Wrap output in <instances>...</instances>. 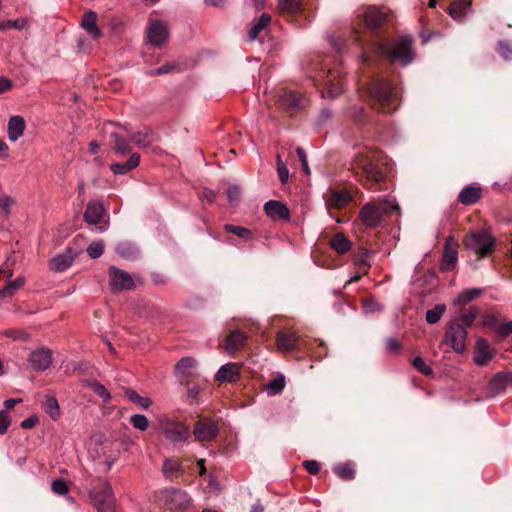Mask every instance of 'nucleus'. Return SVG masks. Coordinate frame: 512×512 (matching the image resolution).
<instances>
[{
  "label": "nucleus",
  "mask_w": 512,
  "mask_h": 512,
  "mask_svg": "<svg viewBox=\"0 0 512 512\" xmlns=\"http://www.w3.org/2000/svg\"><path fill=\"white\" fill-rule=\"evenodd\" d=\"M5 335L13 340L28 341L30 339L27 332L18 329H9L5 332Z\"/></svg>",
  "instance_id": "nucleus-57"
},
{
  "label": "nucleus",
  "mask_w": 512,
  "mask_h": 512,
  "mask_svg": "<svg viewBox=\"0 0 512 512\" xmlns=\"http://www.w3.org/2000/svg\"><path fill=\"white\" fill-rule=\"evenodd\" d=\"M296 153L302 163V168H303V171L305 172V174L309 175L310 174V169H309V166H308V161H307V155H306V152L304 151L303 148L301 147H298L296 149Z\"/></svg>",
  "instance_id": "nucleus-63"
},
{
  "label": "nucleus",
  "mask_w": 512,
  "mask_h": 512,
  "mask_svg": "<svg viewBox=\"0 0 512 512\" xmlns=\"http://www.w3.org/2000/svg\"><path fill=\"white\" fill-rule=\"evenodd\" d=\"M14 205V199L8 195L0 196V210L5 217H8L12 206Z\"/></svg>",
  "instance_id": "nucleus-55"
},
{
  "label": "nucleus",
  "mask_w": 512,
  "mask_h": 512,
  "mask_svg": "<svg viewBox=\"0 0 512 512\" xmlns=\"http://www.w3.org/2000/svg\"><path fill=\"white\" fill-rule=\"evenodd\" d=\"M103 251L104 243L101 240L92 242L87 248L88 255L93 259L100 257L103 254Z\"/></svg>",
  "instance_id": "nucleus-53"
},
{
  "label": "nucleus",
  "mask_w": 512,
  "mask_h": 512,
  "mask_svg": "<svg viewBox=\"0 0 512 512\" xmlns=\"http://www.w3.org/2000/svg\"><path fill=\"white\" fill-rule=\"evenodd\" d=\"M109 285L113 291L130 290L135 286L134 278L124 270L111 266L108 270Z\"/></svg>",
  "instance_id": "nucleus-8"
},
{
  "label": "nucleus",
  "mask_w": 512,
  "mask_h": 512,
  "mask_svg": "<svg viewBox=\"0 0 512 512\" xmlns=\"http://www.w3.org/2000/svg\"><path fill=\"white\" fill-rule=\"evenodd\" d=\"M276 343L281 352H290L298 349L299 337L294 331H279Z\"/></svg>",
  "instance_id": "nucleus-14"
},
{
  "label": "nucleus",
  "mask_w": 512,
  "mask_h": 512,
  "mask_svg": "<svg viewBox=\"0 0 512 512\" xmlns=\"http://www.w3.org/2000/svg\"><path fill=\"white\" fill-rule=\"evenodd\" d=\"M508 378L505 373H497L489 382L488 385V396L494 397L497 394L503 392L507 386Z\"/></svg>",
  "instance_id": "nucleus-29"
},
{
  "label": "nucleus",
  "mask_w": 512,
  "mask_h": 512,
  "mask_svg": "<svg viewBox=\"0 0 512 512\" xmlns=\"http://www.w3.org/2000/svg\"><path fill=\"white\" fill-rule=\"evenodd\" d=\"M219 382H236L239 379V369L235 363H227L219 368L215 375Z\"/></svg>",
  "instance_id": "nucleus-24"
},
{
  "label": "nucleus",
  "mask_w": 512,
  "mask_h": 512,
  "mask_svg": "<svg viewBox=\"0 0 512 512\" xmlns=\"http://www.w3.org/2000/svg\"><path fill=\"white\" fill-rule=\"evenodd\" d=\"M285 377L284 375H279L278 377L272 379L266 385V391L268 395H277L280 394L285 388Z\"/></svg>",
  "instance_id": "nucleus-43"
},
{
  "label": "nucleus",
  "mask_w": 512,
  "mask_h": 512,
  "mask_svg": "<svg viewBox=\"0 0 512 512\" xmlns=\"http://www.w3.org/2000/svg\"><path fill=\"white\" fill-rule=\"evenodd\" d=\"M131 141L142 148L150 146L151 140L149 139L148 130L138 131L131 134Z\"/></svg>",
  "instance_id": "nucleus-49"
},
{
  "label": "nucleus",
  "mask_w": 512,
  "mask_h": 512,
  "mask_svg": "<svg viewBox=\"0 0 512 512\" xmlns=\"http://www.w3.org/2000/svg\"><path fill=\"white\" fill-rule=\"evenodd\" d=\"M480 198V188L467 186L459 194L458 200L464 205L476 203Z\"/></svg>",
  "instance_id": "nucleus-31"
},
{
  "label": "nucleus",
  "mask_w": 512,
  "mask_h": 512,
  "mask_svg": "<svg viewBox=\"0 0 512 512\" xmlns=\"http://www.w3.org/2000/svg\"><path fill=\"white\" fill-rule=\"evenodd\" d=\"M165 501L171 509H183L190 504V498L187 493L178 489L166 490Z\"/></svg>",
  "instance_id": "nucleus-16"
},
{
  "label": "nucleus",
  "mask_w": 512,
  "mask_h": 512,
  "mask_svg": "<svg viewBox=\"0 0 512 512\" xmlns=\"http://www.w3.org/2000/svg\"><path fill=\"white\" fill-rule=\"evenodd\" d=\"M478 314V308L477 307H471L468 310H465L461 313V321L463 325L469 326L473 323L476 316Z\"/></svg>",
  "instance_id": "nucleus-56"
},
{
  "label": "nucleus",
  "mask_w": 512,
  "mask_h": 512,
  "mask_svg": "<svg viewBox=\"0 0 512 512\" xmlns=\"http://www.w3.org/2000/svg\"><path fill=\"white\" fill-rule=\"evenodd\" d=\"M351 201L349 192L345 189L333 190L326 197V205L328 208H342Z\"/></svg>",
  "instance_id": "nucleus-21"
},
{
  "label": "nucleus",
  "mask_w": 512,
  "mask_h": 512,
  "mask_svg": "<svg viewBox=\"0 0 512 512\" xmlns=\"http://www.w3.org/2000/svg\"><path fill=\"white\" fill-rule=\"evenodd\" d=\"M467 332L458 322L451 321L444 335V340L456 353H463Z\"/></svg>",
  "instance_id": "nucleus-7"
},
{
  "label": "nucleus",
  "mask_w": 512,
  "mask_h": 512,
  "mask_svg": "<svg viewBox=\"0 0 512 512\" xmlns=\"http://www.w3.org/2000/svg\"><path fill=\"white\" fill-rule=\"evenodd\" d=\"M25 128H26V123L22 116H20V115L11 116L8 120V125H7L8 139L11 142H16L23 136Z\"/></svg>",
  "instance_id": "nucleus-19"
},
{
  "label": "nucleus",
  "mask_w": 512,
  "mask_h": 512,
  "mask_svg": "<svg viewBox=\"0 0 512 512\" xmlns=\"http://www.w3.org/2000/svg\"><path fill=\"white\" fill-rule=\"evenodd\" d=\"M163 472L166 477H177L182 473L181 463L176 459H166L163 463Z\"/></svg>",
  "instance_id": "nucleus-40"
},
{
  "label": "nucleus",
  "mask_w": 512,
  "mask_h": 512,
  "mask_svg": "<svg viewBox=\"0 0 512 512\" xmlns=\"http://www.w3.org/2000/svg\"><path fill=\"white\" fill-rule=\"evenodd\" d=\"M398 210L399 206L395 199L387 198L381 203H367L361 209L359 217L366 227L375 228L380 225L385 215Z\"/></svg>",
  "instance_id": "nucleus-2"
},
{
  "label": "nucleus",
  "mask_w": 512,
  "mask_h": 512,
  "mask_svg": "<svg viewBox=\"0 0 512 512\" xmlns=\"http://www.w3.org/2000/svg\"><path fill=\"white\" fill-rule=\"evenodd\" d=\"M52 491L58 495H65L69 489L67 483L62 479H57L52 483Z\"/></svg>",
  "instance_id": "nucleus-59"
},
{
  "label": "nucleus",
  "mask_w": 512,
  "mask_h": 512,
  "mask_svg": "<svg viewBox=\"0 0 512 512\" xmlns=\"http://www.w3.org/2000/svg\"><path fill=\"white\" fill-rule=\"evenodd\" d=\"M101 490L89 491V497L98 512H115V497L110 484L101 480Z\"/></svg>",
  "instance_id": "nucleus-5"
},
{
  "label": "nucleus",
  "mask_w": 512,
  "mask_h": 512,
  "mask_svg": "<svg viewBox=\"0 0 512 512\" xmlns=\"http://www.w3.org/2000/svg\"><path fill=\"white\" fill-rule=\"evenodd\" d=\"M498 53L505 60H509L512 58V46L506 41H501L498 46Z\"/></svg>",
  "instance_id": "nucleus-61"
},
{
  "label": "nucleus",
  "mask_w": 512,
  "mask_h": 512,
  "mask_svg": "<svg viewBox=\"0 0 512 512\" xmlns=\"http://www.w3.org/2000/svg\"><path fill=\"white\" fill-rule=\"evenodd\" d=\"M374 51L392 62H400L403 66L410 64L414 59L412 39L408 36L391 42L376 43Z\"/></svg>",
  "instance_id": "nucleus-1"
},
{
  "label": "nucleus",
  "mask_w": 512,
  "mask_h": 512,
  "mask_svg": "<svg viewBox=\"0 0 512 512\" xmlns=\"http://www.w3.org/2000/svg\"><path fill=\"white\" fill-rule=\"evenodd\" d=\"M471 12V2L468 0H456L448 8L449 15L456 21H462Z\"/></svg>",
  "instance_id": "nucleus-22"
},
{
  "label": "nucleus",
  "mask_w": 512,
  "mask_h": 512,
  "mask_svg": "<svg viewBox=\"0 0 512 512\" xmlns=\"http://www.w3.org/2000/svg\"><path fill=\"white\" fill-rule=\"evenodd\" d=\"M487 325L493 327L499 335L505 337L512 332V320L503 324H499L496 318L490 314H482V326Z\"/></svg>",
  "instance_id": "nucleus-28"
},
{
  "label": "nucleus",
  "mask_w": 512,
  "mask_h": 512,
  "mask_svg": "<svg viewBox=\"0 0 512 512\" xmlns=\"http://www.w3.org/2000/svg\"><path fill=\"white\" fill-rule=\"evenodd\" d=\"M196 366V361L192 357H183L181 358L176 366L175 371L178 375L182 377H190L192 375V370Z\"/></svg>",
  "instance_id": "nucleus-32"
},
{
  "label": "nucleus",
  "mask_w": 512,
  "mask_h": 512,
  "mask_svg": "<svg viewBox=\"0 0 512 512\" xmlns=\"http://www.w3.org/2000/svg\"><path fill=\"white\" fill-rule=\"evenodd\" d=\"M480 295L479 288L467 289L462 291L457 298L453 300V305L455 306H464L471 302L473 299L477 298Z\"/></svg>",
  "instance_id": "nucleus-37"
},
{
  "label": "nucleus",
  "mask_w": 512,
  "mask_h": 512,
  "mask_svg": "<svg viewBox=\"0 0 512 512\" xmlns=\"http://www.w3.org/2000/svg\"><path fill=\"white\" fill-rule=\"evenodd\" d=\"M446 311V306L444 304H438L433 309H430L426 312V321L429 324L437 323L444 312Z\"/></svg>",
  "instance_id": "nucleus-47"
},
{
  "label": "nucleus",
  "mask_w": 512,
  "mask_h": 512,
  "mask_svg": "<svg viewBox=\"0 0 512 512\" xmlns=\"http://www.w3.org/2000/svg\"><path fill=\"white\" fill-rule=\"evenodd\" d=\"M334 472L339 478L344 480H351L355 476V470L349 463L337 465L334 468Z\"/></svg>",
  "instance_id": "nucleus-44"
},
{
  "label": "nucleus",
  "mask_w": 512,
  "mask_h": 512,
  "mask_svg": "<svg viewBox=\"0 0 512 512\" xmlns=\"http://www.w3.org/2000/svg\"><path fill=\"white\" fill-rule=\"evenodd\" d=\"M28 27V21L25 18H18L15 20H7L0 22V31H5L7 29H16L22 30Z\"/></svg>",
  "instance_id": "nucleus-46"
},
{
  "label": "nucleus",
  "mask_w": 512,
  "mask_h": 512,
  "mask_svg": "<svg viewBox=\"0 0 512 512\" xmlns=\"http://www.w3.org/2000/svg\"><path fill=\"white\" fill-rule=\"evenodd\" d=\"M96 21L97 14L90 11L84 14L81 22L83 29H85L93 39H98L102 36V32L97 26Z\"/></svg>",
  "instance_id": "nucleus-26"
},
{
  "label": "nucleus",
  "mask_w": 512,
  "mask_h": 512,
  "mask_svg": "<svg viewBox=\"0 0 512 512\" xmlns=\"http://www.w3.org/2000/svg\"><path fill=\"white\" fill-rule=\"evenodd\" d=\"M140 163V155L138 153H132L125 163H113L110 165V170L115 175H124L129 171L138 167Z\"/></svg>",
  "instance_id": "nucleus-27"
},
{
  "label": "nucleus",
  "mask_w": 512,
  "mask_h": 512,
  "mask_svg": "<svg viewBox=\"0 0 512 512\" xmlns=\"http://www.w3.org/2000/svg\"><path fill=\"white\" fill-rule=\"evenodd\" d=\"M160 430L165 438L174 444L186 443L190 437V429L187 424L170 419L160 422Z\"/></svg>",
  "instance_id": "nucleus-6"
},
{
  "label": "nucleus",
  "mask_w": 512,
  "mask_h": 512,
  "mask_svg": "<svg viewBox=\"0 0 512 512\" xmlns=\"http://www.w3.org/2000/svg\"><path fill=\"white\" fill-rule=\"evenodd\" d=\"M44 408L53 420H57L60 417V408L55 397H48L44 403Z\"/></svg>",
  "instance_id": "nucleus-45"
},
{
  "label": "nucleus",
  "mask_w": 512,
  "mask_h": 512,
  "mask_svg": "<svg viewBox=\"0 0 512 512\" xmlns=\"http://www.w3.org/2000/svg\"><path fill=\"white\" fill-rule=\"evenodd\" d=\"M496 241L488 229L482 228V258L489 255L495 248Z\"/></svg>",
  "instance_id": "nucleus-42"
},
{
  "label": "nucleus",
  "mask_w": 512,
  "mask_h": 512,
  "mask_svg": "<svg viewBox=\"0 0 512 512\" xmlns=\"http://www.w3.org/2000/svg\"><path fill=\"white\" fill-rule=\"evenodd\" d=\"M224 229L225 231L229 232V233H233L235 234L236 236H238L239 238L247 241V240H250L251 237H252V233L249 229L245 228V227H242V226H237V225H232V224H226L224 226Z\"/></svg>",
  "instance_id": "nucleus-48"
},
{
  "label": "nucleus",
  "mask_w": 512,
  "mask_h": 512,
  "mask_svg": "<svg viewBox=\"0 0 512 512\" xmlns=\"http://www.w3.org/2000/svg\"><path fill=\"white\" fill-rule=\"evenodd\" d=\"M264 210L268 217H270L272 220H284L289 221L290 220V212L288 207L275 200H270L265 203Z\"/></svg>",
  "instance_id": "nucleus-15"
},
{
  "label": "nucleus",
  "mask_w": 512,
  "mask_h": 512,
  "mask_svg": "<svg viewBox=\"0 0 512 512\" xmlns=\"http://www.w3.org/2000/svg\"><path fill=\"white\" fill-rule=\"evenodd\" d=\"M412 365L416 370H418L419 372L426 376L431 375L433 373V369L431 368V366L426 364L424 359L420 356H417L413 359Z\"/></svg>",
  "instance_id": "nucleus-52"
},
{
  "label": "nucleus",
  "mask_w": 512,
  "mask_h": 512,
  "mask_svg": "<svg viewBox=\"0 0 512 512\" xmlns=\"http://www.w3.org/2000/svg\"><path fill=\"white\" fill-rule=\"evenodd\" d=\"M88 386L99 396L101 397L104 401H109L110 398H111V395L109 393V391L106 389V387L104 385H102L101 383H99L98 381H90L88 383Z\"/></svg>",
  "instance_id": "nucleus-51"
},
{
  "label": "nucleus",
  "mask_w": 512,
  "mask_h": 512,
  "mask_svg": "<svg viewBox=\"0 0 512 512\" xmlns=\"http://www.w3.org/2000/svg\"><path fill=\"white\" fill-rule=\"evenodd\" d=\"M219 428L213 420H199L194 427L193 434L195 439L204 442L216 438Z\"/></svg>",
  "instance_id": "nucleus-9"
},
{
  "label": "nucleus",
  "mask_w": 512,
  "mask_h": 512,
  "mask_svg": "<svg viewBox=\"0 0 512 512\" xmlns=\"http://www.w3.org/2000/svg\"><path fill=\"white\" fill-rule=\"evenodd\" d=\"M248 336L239 329L231 331L225 339L224 350L229 355L240 351L247 343Z\"/></svg>",
  "instance_id": "nucleus-12"
},
{
  "label": "nucleus",
  "mask_w": 512,
  "mask_h": 512,
  "mask_svg": "<svg viewBox=\"0 0 512 512\" xmlns=\"http://www.w3.org/2000/svg\"><path fill=\"white\" fill-rule=\"evenodd\" d=\"M277 172L281 183L286 184L289 179V170L279 155L277 156Z\"/></svg>",
  "instance_id": "nucleus-54"
},
{
  "label": "nucleus",
  "mask_w": 512,
  "mask_h": 512,
  "mask_svg": "<svg viewBox=\"0 0 512 512\" xmlns=\"http://www.w3.org/2000/svg\"><path fill=\"white\" fill-rule=\"evenodd\" d=\"M104 208L98 201H90L87 204L84 220L91 225H98L103 217Z\"/></svg>",
  "instance_id": "nucleus-23"
},
{
  "label": "nucleus",
  "mask_w": 512,
  "mask_h": 512,
  "mask_svg": "<svg viewBox=\"0 0 512 512\" xmlns=\"http://www.w3.org/2000/svg\"><path fill=\"white\" fill-rule=\"evenodd\" d=\"M303 100L304 99L300 94L293 91H287L280 95L278 102L281 107L287 110H295L302 107Z\"/></svg>",
  "instance_id": "nucleus-25"
},
{
  "label": "nucleus",
  "mask_w": 512,
  "mask_h": 512,
  "mask_svg": "<svg viewBox=\"0 0 512 512\" xmlns=\"http://www.w3.org/2000/svg\"><path fill=\"white\" fill-rule=\"evenodd\" d=\"M351 169L356 173H361L367 180L365 184L369 189H372L374 184L381 182L384 179L383 173L373 163L370 151H359L354 156L351 162Z\"/></svg>",
  "instance_id": "nucleus-3"
},
{
  "label": "nucleus",
  "mask_w": 512,
  "mask_h": 512,
  "mask_svg": "<svg viewBox=\"0 0 512 512\" xmlns=\"http://www.w3.org/2000/svg\"><path fill=\"white\" fill-rule=\"evenodd\" d=\"M115 250L120 257L128 260L136 259L139 253L137 246L129 241L118 243Z\"/></svg>",
  "instance_id": "nucleus-30"
},
{
  "label": "nucleus",
  "mask_w": 512,
  "mask_h": 512,
  "mask_svg": "<svg viewBox=\"0 0 512 512\" xmlns=\"http://www.w3.org/2000/svg\"><path fill=\"white\" fill-rule=\"evenodd\" d=\"M53 360L52 351L49 348L40 347L32 350L29 356V362L36 371L47 370Z\"/></svg>",
  "instance_id": "nucleus-10"
},
{
  "label": "nucleus",
  "mask_w": 512,
  "mask_h": 512,
  "mask_svg": "<svg viewBox=\"0 0 512 512\" xmlns=\"http://www.w3.org/2000/svg\"><path fill=\"white\" fill-rule=\"evenodd\" d=\"M75 255L72 250L68 249L63 253H59L50 260L49 267L54 272H63L67 270L74 262Z\"/></svg>",
  "instance_id": "nucleus-20"
},
{
  "label": "nucleus",
  "mask_w": 512,
  "mask_h": 512,
  "mask_svg": "<svg viewBox=\"0 0 512 512\" xmlns=\"http://www.w3.org/2000/svg\"><path fill=\"white\" fill-rule=\"evenodd\" d=\"M131 425L140 431H146L149 427V421L145 415L133 414L130 416Z\"/></svg>",
  "instance_id": "nucleus-50"
},
{
  "label": "nucleus",
  "mask_w": 512,
  "mask_h": 512,
  "mask_svg": "<svg viewBox=\"0 0 512 512\" xmlns=\"http://www.w3.org/2000/svg\"><path fill=\"white\" fill-rule=\"evenodd\" d=\"M25 283L24 277H18L15 280H9L6 285L0 289V297L12 296L15 291L20 289Z\"/></svg>",
  "instance_id": "nucleus-41"
},
{
  "label": "nucleus",
  "mask_w": 512,
  "mask_h": 512,
  "mask_svg": "<svg viewBox=\"0 0 512 512\" xmlns=\"http://www.w3.org/2000/svg\"><path fill=\"white\" fill-rule=\"evenodd\" d=\"M331 247L339 254L348 252L351 248V242L342 233L335 234L330 241Z\"/></svg>",
  "instance_id": "nucleus-34"
},
{
  "label": "nucleus",
  "mask_w": 512,
  "mask_h": 512,
  "mask_svg": "<svg viewBox=\"0 0 512 512\" xmlns=\"http://www.w3.org/2000/svg\"><path fill=\"white\" fill-rule=\"evenodd\" d=\"M303 466L312 475L320 472V464L315 460H306L303 462Z\"/></svg>",
  "instance_id": "nucleus-62"
},
{
  "label": "nucleus",
  "mask_w": 512,
  "mask_h": 512,
  "mask_svg": "<svg viewBox=\"0 0 512 512\" xmlns=\"http://www.w3.org/2000/svg\"><path fill=\"white\" fill-rule=\"evenodd\" d=\"M11 424V417L8 412L1 410L0 411V435H3L7 432L9 426Z\"/></svg>",
  "instance_id": "nucleus-60"
},
{
  "label": "nucleus",
  "mask_w": 512,
  "mask_h": 512,
  "mask_svg": "<svg viewBox=\"0 0 512 512\" xmlns=\"http://www.w3.org/2000/svg\"><path fill=\"white\" fill-rule=\"evenodd\" d=\"M495 355V350H493L485 341L482 339V365L488 363Z\"/></svg>",
  "instance_id": "nucleus-58"
},
{
  "label": "nucleus",
  "mask_w": 512,
  "mask_h": 512,
  "mask_svg": "<svg viewBox=\"0 0 512 512\" xmlns=\"http://www.w3.org/2000/svg\"><path fill=\"white\" fill-rule=\"evenodd\" d=\"M13 87L11 79L5 76L0 77V94L10 91Z\"/></svg>",
  "instance_id": "nucleus-64"
},
{
  "label": "nucleus",
  "mask_w": 512,
  "mask_h": 512,
  "mask_svg": "<svg viewBox=\"0 0 512 512\" xmlns=\"http://www.w3.org/2000/svg\"><path fill=\"white\" fill-rule=\"evenodd\" d=\"M464 245L467 249L475 252L477 258H480V232L477 230L471 231L464 238Z\"/></svg>",
  "instance_id": "nucleus-36"
},
{
  "label": "nucleus",
  "mask_w": 512,
  "mask_h": 512,
  "mask_svg": "<svg viewBox=\"0 0 512 512\" xmlns=\"http://www.w3.org/2000/svg\"><path fill=\"white\" fill-rule=\"evenodd\" d=\"M458 260V252L456 249V244L454 243L452 238H448L445 242L443 259L441 262V269L444 271H449L454 268Z\"/></svg>",
  "instance_id": "nucleus-18"
},
{
  "label": "nucleus",
  "mask_w": 512,
  "mask_h": 512,
  "mask_svg": "<svg viewBox=\"0 0 512 512\" xmlns=\"http://www.w3.org/2000/svg\"><path fill=\"white\" fill-rule=\"evenodd\" d=\"M271 22V16L267 13H263L260 18L257 20L256 23H254L249 31V40L253 41L255 40L260 32L268 26V24Z\"/></svg>",
  "instance_id": "nucleus-35"
},
{
  "label": "nucleus",
  "mask_w": 512,
  "mask_h": 512,
  "mask_svg": "<svg viewBox=\"0 0 512 512\" xmlns=\"http://www.w3.org/2000/svg\"><path fill=\"white\" fill-rule=\"evenodd\" d=\"M301 0H279L278 10L283 15H295L301 11Z\"/></svg>",
  "instance_id": "nucleus-33"
},
{
  "label": "nucleus",
  "mask_w": 512,
  "mask_h": 512,
  "mask_svg": "<svg viewBox=\"0 0 512 512\" xmlns=\"http://www.w3.org/2000/svg\"><path fill=\"white\" fill-rule=\"evenodd\" d=\"M169 32L167 26L158 21H151L147 27V38L149 42L157 47H160L168 40Z\"/></svg>",
  "instance_id": "nucleus-11"
},
{
  "label": "nucleus",
  "mask_w": 512,
  "mask_h": 512,
  "mask_svg": "<svg viewBox=\"0 0 512 512\" xmlns=\"http://www.w3.org/2000/svg\"><path fill=\"white\" fill-rule=\"evenodd\" d=\"M111 138L113 140L114 150L116 153L120 155H127L130 153V144L126 138L115 132L111 133Z\"/></svg>",
  "instance_id": "nucleus-39"
},
{
  "label": "nucleus",
  "mask_w": 512,
  "mask_h": 512,
  "mask_svg": "<svg viewBox=\"0 0 512 512\" xmlns=\"http://www.w3.org/2000/svg\"><path fill=\"white\" fill-rule=\"evenodd\" d=\"M339 75H334V73L330 72V75H328L324 81L325 89L322 90L321 95L323 98H329L334 99L338 97L342 91H343V81L342 79H338L337 82L336 78H338Z\"/></svg>",
  "instance_id": "nucleus-17"
},
{
  "label": "nucleus",
  "mask_w": 512,
  "mask_h": 512,
  "mask_svg": "<svg viewBox=\"0 0 512 512\" xmlns=\"http://www.w3.org/2000/svg\"><path fill=\"white\" fill-rule=\"evenodd\" d=\"M124 395L129 401L137 404L142 409H148L152 404V400L149 397L140 396L132 389L125 390Z\"/></svg>",
  "instance_id": "nucleus-38"
},
{
  "label": "nucleus",
  "mask_w": 512,
  "mask_h": 512,
  "mask_svg": "<svg viewBox=\"0 0 512 512\" xmlns=\"http://www.w3.org/2000/svg\"><path fill=\"white\" fill-rule=\"evenodd\" d=\"M370 96L382 106L384 113L393 112L396 101L395 89L384 80H376L369 87Z\"/></svg>",
  "instance_id": "nucleus-4"
},
{
  "label": "nucleus",
  "mask_w": 512,
  "mask_h": 512,
  "mask_svg": "<svg viewBox=\"0 0 512 512\" xmlns=\"http://www.w3.org/2000/svg\"><path fill=\"white\" fill-rule=\"evenodd\" d=\"M362 17L368 28L378 29L385 23L387 14L380 8L369 6L364 9Z\"/></svg>",
  "instance_id": "nucleus-13"
}]
</instances>
